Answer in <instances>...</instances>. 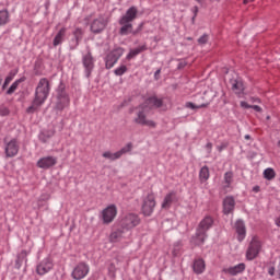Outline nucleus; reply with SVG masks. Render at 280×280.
<instances>
[{"label": "nucleus", "mask_w": 280, "mask_h": 280, "mask_svg": "<svg viewBox=\"0 0 280 280\" xmlns=\"http://www.w3.org/2000/svg\"><path fill=\"white\" fill-rule=\"evenodd\" d=\"M139 14V10L137 7H130L126 13L119 19L118 23L120 25L119 34L120 36H128L132 34V36H137L139 32H141L142 25L139 26L138 30H133L132 22L137 19Z\"/></svg>", "instance_id": "obj_1"}, {"label": "nucleus", "mask_w": 280, "mask_h": 280, "mask_svg": "<svg viewBox=\"0 0 280 280\" xmlns=\"http://www.w3.org/2000/svg\"><path fill=\"white\" fill-rule=\"evenodd\" d=\"M51 91V82L49 79L42 78L35 90V98L33 101V105L27 108V113H34L39 106H43L47 98L49 97V93Z\"/></svg>", "instance_id": "obj_2"}, {"label": "nucleus", "mask_w": 280, "mask_h": 280, "mask_svg": "<svg viewBox=\"0 0 280 280\" xmlns=\"http://www.w3.org/2000/svg\"><path fill=\"white\" fill-rule=\"evenodd\" d=\"M156 207V199L154 192H149L142 200L141 211L143 215L150 218L154 213V208Z\"/></svg>", "instance_id": "obj_3"}, {"label": "nucleus", "mask_w": 280, "mask_h": 280, "mask_svg": "<svg viewBox=\"0 0 280 280\" xmlns=\"http://www.w3.org/2000/svg\"><path fill=\"white\" fill-rule=\"evenodd\" d=\"M259 253H261V241H259V237L254 236L246 250V259L253 261V259H257Z\"/></svg>", "instance_id": "obj_4"}, {"label": "nucleus", "mask_w": 280, "mask_h": 280, "mask_svg": "<svg viewBox=\"0 0 280 280\" xmlns=\"http://www.w3.org/2000/svg\"><path fill=\"white\" fill-rule=\"evenodd\" d=\"M135 122L139 124V126H147L148 128H156V122L154 120L148 119V109L140 105L139 110L137 113V117L135 118Z\"/></svg>", "instance_id": "obj_5"}, {"label": "nucleus", "mask_w": 280, "mask_h": 280, "mask_svg": "<svg viewBox=\"0 0 280 280\" xmlns=\"http://www.w3.org/2000/svg\"><path fill=\"white\" fill-rule=\"evenodd\" d=\"M141 219L136 213H128L120 220V226L126 229V231H130V229H135V226H139Z\"/></svg>", "instance_id": "obj_6"}, {"label": "nucleus", "mask_w": 280, "mask_h": 280, "mask_svg": "<svg viewBox=\"0 0 280 280\" xmlns=\"http://www.w3.org/2000/svg\"><path fill=\"white\" fill-rule=\"evenodd\" d=\"M121 56H124L122 48L118 47V48H115L114 50H112L106 57V61H105L106 69H113V67H115V65H117V62L121 58Z\"/></svg>", "instance_id": "obj_7"}, {"label": "nucleus", "mask_w": 280, "mask_h": 280, "mask_svg": "<svg viewBox=\"0 0 280 280\" xmlns=\"http://www.w3.org/2000/svg\"><path fill=\"white\" fill-rule=\"evenodd\" d=\"M106 25H108V19L100 15L91 22L90 30L93 34H102V31L106 30Z\"/></svg>", "instance_id": "obj_8"}, {"label": "nucleus", "mask_w": 280, "mask_h": 280, "mask_svg": "<svg viewBox=\"0 0 280 280\" xmlns=\"http://www.w3.org/2000/svg\"><path fill=\"white\" fill-rule=\"evenodd\" d=\"M91 268L85 262H79L72 270L71 277L74 280H82L89 275Z\"/></svg>", "instance_id": "obj_9"}, {"label": "nucleus", "mask_w": 280, "mask_h": 280, "mask_svg": "<svg viewBox=\"0 0 280 280\" xmlns=\"http://www.w3.org/2000/svg\"><path fill=\"white\" fill-rule=\"evenodd\" d=\"M132 151V143H128L126 147H124L121 150L113 153L110 151H105L103 153V159H107L108 161H117L120 156H124V154H128V152Z\"/></svg>", "instance_id": "obj_10"}, {"label": "nucleus", "mask_w": 280, "mask_h": 280, "mask_svg": "<svg viewBox=\"0 0 280 280\" xmlns=\"http://www.w3.org/2000/svg\"><path fill=\"white\" fill-rule=\"evenodd\" d=\"M117 218V206L109 205L102 211L103 224H110Z\"/></svg>", "instance_id": "obj_11"}, {"label": "nucleus", "mask_w": 280, "mask_h": 280, "mask_svg": "<svg viewBox=\"0 0 280 280\" xmlns=\"http://www.w3.org/2000/svg\"><path fill=\"white\" fill-rule=\"evenodd\" d=\"M70 104L69 95L65 90H58L57 92V101L55 103V110H65Z\"/></svg>", "instance_id": "obj_12"}, {"label": "nucleus", "mask_w": 280, "mask_h": 280, "mask_svg": "<svg viewBox=\"0 0 280 280\" xmlns=\"http://www.w3.org/2000/svg\"><path fill=\"white\" fill-rule=\"evenodd\" d=\"M82 65L85 70L86 78H91V73H93V69H95V59L93 58L91 51H88V54L83 55Z\"/></svg>", "instance_id": "obj_13"}, {"label": "nucleus", "mask_w": 280, "mask_h": 280, "mask_svg": "<svg viewBox=\"0 0 280 280\" xmlns=\"http://www.w3.org/2000/svg\"><path fill=\"white\" fill-rule=\"evenodd\" d=\"M51 270H54V260L49 257L44 258L36 267V272L40 277L51 272Z\"/></svg>", "instance_id": "obj_14"}, {"label": "nucleus", "mask_w": 280, "mask_h": 280, "mask_svg": "<svg viewBox=\"0 0 280 280\" xmlns=\"http://www.w3.org/2000/svg\"><path fill=\"white\" fill-rule=\"evenodd\" d=\"M57 164H58V158L51 156V155L40 158L37 161V167H39V170H49Z\"/></svg>", "instance_id": "obj_15"}, {"label": "nucleus", "mask_w": 280, "mask_h": 280, "mask_svg": "<svg viewBox=\"0 0 280 280\" xmlns=\"http://www.w3.org/2000/svg\"><path fill=\"white\" fill-rule=\"evenodd\" d=\"M19 141H16V139H12L11 141L7 142L5 144V156H8L9 159H12L14 156H16V154H19Z\"/></svg>", "instance_id": "obj_16"}, {"label": "nucleus", "mask_w": 280, "mask_h": 280, "mask_svg": "<svg viewBox=\"0 0 280 280\" xmlns=\"http://www.w3.org/2000/svg\"><path fill=\"white\" fill-rule=\"evenodd\" d=\"M176 202H178V195L176 194V191H171L165 195L161 207L165 210L172 209V205H176Z\"/></svg>", "instance_id": "obj_17"}, {"label": "nucleus", "mask_w": 280, "mask_h": 280, "mask_svg": "<svg viewBox=\"0 0 280 280\" xmlns=\"http://www.w3.org/2000/svg\"><path fill=\"white\" fill-rule=\"evenodd\" d=\"M141 106L147 110H151V108H161L163 106V100L156 96H151L147 98Z\"/></svg>", "instance_id": "obj_18"}, {"label": "nucleus", "mask_w": 280, "mask_h": 280, "mask_svg": "<svg viewBox=\"0 0 280 280\" xmlns=\"http://www.w3.org/2000/svg\"><path fill=\"white\" fill-rule=\"evenodd\" d=\"M234 231L237 234L238 242H244L246 238V225L244 224V221L237 220L234 224Z\"/></svg>", "instance_id": "obj_19"}, {"label": "nucleus", "mask_w": 280, "mask_h": 280, "mask_svg": "<svg viewBox=\"0 0 280 280\" xmlns=\"http://www.w3.org/2000/svg\"><path fill=\"white\" fill-rule=\"evenodd\" d=\"M235 211V198L228 196L223 200V213L229 215Z\"/></svg>", "instance_id": "obj_20"}, {"label": "nucleus", "mask_w": 280, "mask_h": 280, "mask_svg": "<svg viewBox=\"0 0 280 280\" xmlns=\"http://www.w3.org/2000/svg\"><path fill=\"white\" fill-rule=\"evenodd\" d=\"M244 270H246V264L241 262L236 266L224 268L223 272H225V275H232V277H235L236 275H242Z\"/></svg>", "instance_id": "obj_21"}, {"label": "nucleus", "mask_w": 280, "mask_h": 280, "mask_svg": "<svg viewBox=\"0 0 280 280\" xmlns=\"http://www.w3.org/2000/svg\"><path fill=\"white\" fill-rule=\"evenodd\" d=\"M211 226H213V219L211 217H206L200 222L197 231H199V235H205V233L207 234V231H209Z\"/></svg>", "instance_id": "obj_22"}, {"label": "nucleus", "mask_w": 280, "mask_h": 280, "mask_svg": "<svg viewBox=\"0 0 280 280\" xmlns=\"http://www.w3.org/2000/svg\"><path fill=\"white\" fill-rule=\"evenodd\" d=\"M206 269L207 265L205 264V259L197 258L194 260L192 270L196 275H202V272H205Z\"/></svg>", "instance_id": "obj_23"}, {"label": "nucleus", "mask_w": 280, "mask_h": 280, "mask_svg": "<svg viewBox=\"0 0 280 280\" xmlns=\"http://www.w3.org/2000/svg\"><path fill=\"white\" fill-rule=\"evenodd\" d=\"M66 36H67V28L66 27L60 28L52 40L54 47H58V45H62Z\"/></svg>", "instance_id": "obj_24"}, {"label": "nucleus", "mask_w": 280, "mask_h": 280, "mask_svg": "<svg viewBox=\"0 0 280 280\" xmlns=\"http://www.w3.org/2000/svg\"><path fill=\"white\" fill-rule=\"evenodd\" d=\"M205 240H207V234L203 232V235L200 234V230H197L196 235L191 238V244L194 246H202L205 244Z\"/></svg>", "instance_id": "obj_25"}, {"label": "nucleus", "mask_w": 280, "mask_h": 280, "mask_svg": "<svg viewBox=\"0 0 280 280\" xmlns=\"http://www.w3.org/2000/svg\"><path fill=\"white\" fill-rule=\"evenodd\" d=\"M209 177H210L209 166H202L199 171L200 183H207L209 180Z\"/></svg>", "instance_id": "obj_26"}, {"label": "nucleus", "mask_w": 280, "mask_h": 280, "mask_svg": "<svg viewBox=\"0 0 280 280\" xmlns=\"http://www.w3.org/2000/svg\"><path fill=\"white\" fill-rule=\"evenodd\" d=\"M122 238H124V231L121 230L115 231L109 235V241L114 244L117 242H121Z\"/></svg>", "instance_id": "obj_27"}, {"label": "nucleus", "mask_w": 280, "mask_h": 280, "mask_svg": "<svg viewBox=\"0 0 280 280\" xmlns=\"http://www.w3.org/2000/svg\"><path fill=\"white\" fill-rule=\"evenodd\" d=\"M54 135H56V131L50 130V131H43L39 135V141H42V143H47L51 137H54Z\"/></svg>", "instance_id": "obj_28"}, {"label": "nucleus", "mask_w": 280, "mask_h": 280, "mask_svg": "<svg viewBox=\"0 0 280 280\" xmlns=\"http://www.w3.org/2000/svg\"><path fill=\"white\" fill-rule=\"evenodd\" d=\"M7 23H10V13L8 10L0 11V25H7Z\"/></svg>", "instance_id": "obj_29"}, {"label": "nucleus", "mask_w": 280, "mask_h": 280, "mask_svg": "<svg viewBox=\"0 0 280 280\" xmlns=\"http://www.w3.org/2000/svg\"><path fill=\"white\" fill-rule=\"evenodd\" d=\"M148 48L145 46H139L136 49L130 50V52L127 55V59L130 60V58H135V56H139L141 51H145Z\"/></svg>", "instance_id": "obj_30"}, {"label": "nucleus", "mask_w": 280, "mask_h": 280, "mask_svg": "<svg viewBox=\"0 0 280 280\" xmlns=\"http://www.w3.org/2000/svg\"><path fill=\"white\" fill-rule=\"evenodd\" d=\"M232 89H233V91H235V93L237 95H240V94H242L244 92V83H242L241 81H235L232 84Z\"/></svg>", "instance_id": "obj_31"}, {"label": "nucleus", "mask_w": 280, "mask_h": 280, "mask_svg": "<svg viewBox=\"0 0 280 280\" xmlns=\"http://www.w3.org/2000/svg\"><path fill=\"white\" fill-rule=\"evenodd\" d=\"M223 179H224V183H225V188H229V187H231V185L233 184V172H226L225 174H224V177H223Z\"/></svg>", "instance_id": "obj_32"}, {"label": "nucleus", "mask_w": 280, "mask_h": 280, "mask_svg": "<svg viewBox=\"0 0 280 280\" xmlns=\"http://www.w3.org/2000/svg\"><path fill=\"white\" fill-rule=\"evenodd\" d=\"M275 176H277V174L275 173L273 168H266L264 171V178H266L267 180H272Z\"/></svg>", "instance_id": "obj_33"}, {"label": "nucleus", "mask_w": 280, "mask_h": 280, "mask_svg": "<svg viewBox=\"0 0 280 280\" xmlns=\"http://www.w3.org/2000/svg\"><path fill=\"white\" fill-rule=\"evenodd\" d=\"M83 34H84V32L82 31V28H75V31L73 32V36L77 40V45H79L80 40H82Z\"/></svg>", "instance_id": "obj_34"}, {"label": "nucleus", "mask_w": 280, "mask_h": 280, "mask_svg": "<svg viewBox=\"0 0 280 280\" xmlns=\"http://www.w3.org/2000/svg\"><path fill=\"white\" fill-rule=\"evenodd\" d=\"M207 106H209V104H200V105H196L191 102L186 103V108H191L192 110L196 108H207Z\"/></svg>", "instance_id": "obj_35"}, {"label": "nucleus", "mask_w": 280, "mask_h": 280, "mask_svg": "<svg viewBox=\"0 0 280 280\" xmlns=\"http://www.w3.org/2000/svg\"><path fill=\"white\" fill-rule=\"evenodd\" d=\"M19 84H21V80H16L15 82H13L12 85L7 91L8 95H12V93H14L16 89H19Z\"/></svg>", "instance_id": "obj_36"}, {"label": "nucleus", "mask_w": 280, "mask_h": 280, "mask_svg": "<svg viewBox=\"0 0 280 280\" xmlns=\"http://www.w3.org/2000/svg\"><path fill=\"white\" fill-rule=\"evenodd\" d=\"M127 71H128V68L126 66H120L114 71V73L115 75H124V73H126Z\"/></svg>", "instance_id": "obj_37"}, {"label": "nucleus", "mask_w": 280, "mask_h": 280, "mask_svg": "<svg viewBox=\"0 0 280 280\" xmlns=\"http://www.w3.org/2000/svg\"><path fill=\"white\" fill-rule=\"evenodd\" d=\"M7 115H10V109L5 106H0V117H7Z\"/></svg>", "instance_id": "obj_38"}, {"label": "nucleus", "mask_w": 280, "mask_h": 280, "mask_svg": "<svg viewBox=\"0 0 280 280\" xmlns=\"http://www.w3.org/2000/svg\"><path fill=\"white\" fill-rule=\"evenodd\" d=\"M208 40H209V35L205 34L201 37H199L198 43L199 45H207Z\"/></svg>", "instance_id": "obj_39"}, {"label": "nucleus", "mask_w": 280, "mask_h": 280, "mask_svg": "<svg viewBox=\"0 0 280 280\" xmlns=\"http://www.w3.org/2000/svg\"><path fill=\"white\" fill-rule=\"evenodd\" d=\"M12 80H14V77H12V75L7 77L5 81L2 85V89H5L8 86V84H10V82H12Z\"/></svg>", "instance_id": "obj_40"}, {"label": "nucleus", "mask_w": 280, "mask_h": 280, "mask_svg": "<svg viewBox=\"0 0 280 280\" xmlns=\"http://www.w3.org/2000/svg\"><path fill=\"white\" fill-rule=\"evenodd\" d=\"M206 150H207L208 154H211V150H213V143L208 142L206 144Z\"/></svg>", "instance_id": "obj_41"}, {"label": "nucleus", "mask_w": 280, "mask_h": 280, "mask_svg": "<svg viewBox=\"0 0 280 280\" xmlns=\"http://www.w3.org/2000/svg\"><path fill=\"white\" fill-rule=\"evenodd\" d=\"M253 105H249L248 103H246V101H242L241 102V108H252Z\"/></svg>", "instance_id": "obj_42"}, {"label": "nucleus", "mask_w": 280, "mask_h": 280, "mask_svg": "<svg viewBox=\"0 0 280 280\" xmlns=\"http://www.w3.org/2000/svg\"><path fill=\"white\" fill-rule=\"evenodd\" d=\"M253 110H256V113H261V107L259 105H252Z\"/></svg>", "instance_id": "obj_43"}, {"label": "nucleus", "mask_w": 280, "mask_h": 280, "mask_svg": "<svg viewBox=\"0 0 280 280\" xmlns=\"http://www.w3.org/2000/svg\"><path fill=\"white\" fill-rule=\"evenodd\" d=\"M268 275H270V277H275V267H270L268 269Z\"/></svg>", "instance_id": "obj_44"}, {"label": "nucleus", "mask_w": 280, "mask_h": 280, "mask_svg": "<svg viewBox=\"0 0 280 280\" xmlns=\"http://www.w3.org/2000/svg\"><path fill=\"white\" fill-rule=\"evenodd\" d=\"M108 270L112 272V275H115V264H110Z\"/></svg>", "instance_id": "obj_45"}, {"label": "nucleus", "mask_w": 280, "mask_h": 280, "mask_svg": "<svg viewBox=\"0 0 280 280\" xmlns=\"http://www.w3.org/2000/svg\"><path fill=\"white\" fill-rule=\"evenodd\" d=\"M159 75H161V69L155 71V73H154L155 80H159Z\"/></svg>", "instance_id": "obj_46"}, {"label": "nucleus", "mask_w": 280, "mask_h": 280, "mask_svg": "<svg viewBox=\"0 0 280 280\" xmlns=\"http://www.w3.org/2000/svg\"><path fill=\"white\" fill-rule=\"evenodd\" d=\"M275 222H276V225L280 226V217H278V218L275 220Z\"/></svg>", "instance_id": "obj_47"}, {"label": "nucleus", "mask_w": 280, "mask_h": 280, "mask_svg": "<svg viewBox=\"0 0 280 280\" xmlns=\"http://www.w3.org/2000/svg\"><path fill=\"white\" fill-rule=\"evenodd\" d=\"M253 100V102H256V103H258V104H261V100H259V98H252Z\"/></svg>", "instance_id": "obj_48"}, {"label": "nucleus", "mask_w": 280, "mask_h": 280, "mask_svg": "<svg viewBox=\"0 0 280 280\" xmlns=\"http://www.w3.org/2000/svg\"><path fill=\"white\" fill-rule=\"evenodd\" d=\"M224 150V145L218 147V151L222 152Z\"/></svg>", "instance_id": "obj_49"}, {"label": "nucleus", "mask_w": 280, "mask_h": 280, "mask_svg": "<svg viewBox=\"0 0 280 280\" xmlns=\"http://www.w3.org/2000/svg\"><path fill=\"white\" fill-rule=\"evenodd\" d=\"M252 1H255V0H244L243 3H252Z\"/></svg>", "instance_id": "obj_50"}, {"label": "nucleus", "mask_w": 280, "mask_h": 280, "mask_svg": "<svg viewBox=\"0 0 280 280\" xmlns=\"http://www.w3.org/2000/svg\"><path fill=\"white\" fill-rule=\"evenodd\" d=\"M254 191H256V192L259 191V186H255Z\"/></svg>", "instance_id": "obj_51"}, {"label": "nucleus", "mask_w": 280, "mask_h": 280, "mask_svg": "<svg viewBox=\"0 0 280 280\" xmlns=\"http://www.w3.org/2000/svg\"><path fill=\"white\" fill-rule=\"evenodd\" d=\"M194 10H195V14H197L198 13V7H195Z\"/></svg>", "instance_id": "obj_52"}, {"label": "nucleus", "mask_w": 280, "mask_h": 280, "mask_svg": "<svg viewBox=\"0 0 280 280\" xmlns=\"http://www.w3.org/2000/svg\"><path fill=\"white\" fill-rule=\"evenodd\" d=\"M197 1V3H202V0H196Z\"/></svg>", "instance_id": "obj_53"}, {"label": "nucleus", "mask_w": 280, "mask_h": 280, "mask_svg": "<svg viewBox=\"0 0 280 280\" xmlns=\"http://www.w3.org/2000/svg\"><path fill=\"white\" fill-rule=\"evenodd\" d=\"M245 139H250V136H245Z\"/></svg>", "instance_id": "obj_54"}, {"label": "nucleus", "mask_w": 280, "mask_h": 280, "mask_svg": "<svg viewBox=\"0 0 280 280\" xmlns=\"http://www.w3.org/2000/svg\"><path fill=\"white\" fill-rule=\"evenodd\" d=\"M2 80L0 79V84H1Z\"/></svg>", "instance_id": "obj_55"}]
</instances>
